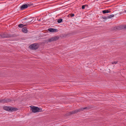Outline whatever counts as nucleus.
I'll use <instances>...</instances> for the list:
<instances>
[{
	"label": "nucleus",
	"mask_w": 126,
	"mask_h": 126,
	"mask_svg": "<svg viewBox=\"0 0 126 126\" xmlns=\"http://www.w3.org/2000/svg\"><path fill=\"white\" fill-rule=\"evenodd\" d=\"M87 109V107L84 108H81L80 109L76 110L74 111L69 112L68 113V115H70L72 114H74L75 113H76L77 112L80 111H83L84 110Z\"/></svg>",
	"instance_id": "1"
},
{
	"label": "nucleus",
	"mask_w": 126,
	"mask_h": 126,
	"mask_svg": "<svg viewBox=\"0 0 126 126\" xmlns=\"http://www.w3.org/2000/svg\"><path fill=\"white\" fill-rule=\"evenodd\" d=\"M42 111V109L32 106V112L34 113Z\"/></svg>",
	"instance_id": "2"
},
{
	"label": "nucleus",
	"mask_w": 126,
	"mask_h": 126,
	"mask_svg": "<svg viewBox=\"0 0 126 126\" xmlns=\"http://www.w3.org/2000/svg\"><path fill=\"white\" fill-rule=\"evenodd\" d=\"M3 109L4 110L8 111H13L17 110V109L16 108L7 106L4 107Z\"/></svg>",
	"instance_id": "3"
},
{
	"label": "nucleus",
	"mask_w": 126,
	"mask_h": 126,
	"mask_svg": "<svg viewBox=\"0 0 126 126\" xmlns=\"http://www.w3.org/2000/svg\"><path fill=\"white\" fill-rule=\"evenodd\" d=\"M59 38V37L58 36H55L47 40V42H51L52 41H56Z\"/></svg>",
	"instance_id": "4"
},
{
	"label": "nucleus",
	"mask_w": 126,
	"mask_h": 126,
	"mask_svg": "<svg viewBox=\"0 0 126 126\" xmlns=\"http://www.w3.org/2000/svg\"><path fill=\"white\" fill-rule=\"evenodd\" d=\"M0 36L2 38H9L11 37V36L9 34H4L3 33H1Z\"/></svg>",
	"instance_id": "5"
},
{
	"label": "nucleus",
	"mask_w": 126,
	"mask_h": 126,
	"mask_svg": "<svg viewBox=\"0 0 126 126\" xmlns=\"http://www.w3.org/2000/svg\"><path fill=\"white\" fill-rule=\"evenodd\" d=\"M30 6V4H23L20 7V9L21 10H22L27 8Z\"/></svg>",
	"instance_id": "6"
},
{
	"label": "nucleus",
	"mask_w": 126,
	"mask_h": 126,
	"mask_svg": "<svg viewBox=\"0 0 126 126\" xmlns=\"http://www.w3.org/2000/svg\"><path fill=\"white\" fill-rule=\"evenodd\" d=\"M39 45L37 43L32 44V49H36L39 47Z\"/></svg>",
	"instance_id": "7"
},
{
	"label": "nucleus",
	"mask_w": 126,
	"mask_h": 126,
	"mask_svg": "<svg viewBox=\"0 0 126 126\" xmlns=\"http://www.w3.org/2000/svg\"><path fill=\"white\" fill-rule=\"evenodd\" d=\"M48 30L50 32H57V30L55 29L49 28Z\"/></svg>",
	"instance_id": "8"
},
{
	"label": "nucleus",
	"mask_w": 126,
	"mask_h": 126,
	"mask_svg": "<svg viewBox=\"0 0 126 126\" xmlns=\"http://www.w3.org/2000/svg\"><path fill=\"white\" fill-rule=\"evenodd\" d=\"M10 100L9 99H5L3 100H0V102L5 103L10 102Z\"/></svg>",
	"instance_id": "9"
},
{
	"label": "nucleus",
	"mask_w": 126,
	"mask_h": 126,
	"mask_svg": "<svg viewBox=\"0 0 126 126\" xmlns=\"http://www.w3.org/2000/svg\"><path fill=\"white\" fill-rule=\"evenodd\" d=\"M22 32L24 33H26L27 32L28 30L26 27L23 28L22 29Z\"/></svg>",
	"instance_id": "10"
},
{
	"label": "nucleus",
	"mask_w": 126,
	"mask_h": 126,
	"mask_svg": "<svg viewBox=\"0 0 126 126\" xmlns=\"http://www.w3.org/2000/svg\"><path fill=\"white\" fill-rule=\"evenodd\" d=\"M103 13L104 14L105 13H110V11H109V10H104L102 11Z\"/></svg>",
	"instance_id": "11"
},
{
	"label": "nucleus",
	"mask_w": 126,
	"mask_h": 126,
	"mask_svg": "<svg viewBox=\"0 0 126 126\" xmlns=\"http://www.w3.org/2000/svg\"><path fill=\"white\" fill-rule=\"evenodd\" d=\"M63 19L61 18H60L58 19L57 22L59 23H61Z\"/></svg>",
	"instance_id": "12"
},
{
	"label": "nucleus",
	"mask_w": 126,
	"mask_h": 126,
	"mask_svg": "<svg viewBox=\"0 0 126 126\" xmlns=\"http://www.w3.org/2000/svg\"><path fill=\"white\" fill-rule=\"evenodd\" d=\"M18 27L20 28H22L24 27L23 24H19L18 25Z\"/></svg>",
	"instance_id": "13"
},
{
	"label": "nucleus",
	"mask_w": 126,
	"mask_h": 126,
	"mask_svg": "<svg viewBox=\"0 0 126 126\" xmlns=\"http://www.w3.org/2000/svg\"><path fill=\"white\" fill-rule=\"evenodd\" d=\"M114 15H111L109 16H108V18H110L113 17Z\"/></svg>",
	"instance_id": "14"
},
{
	"label": "nucleus",
	"mask_w": 126,
	"mask_h": 126,
	"mask_svg": "<svg viewBox=\"0 0 126 126\" xmlns=\"http://www.w3.org/2000/svg\"><path fill=\"white\" fill-rule=\"evenodd\" d=\"M118 62V61H115L112 62L111 63L112 64H117Z\"/></svg>",
	"instance_id": "15"
},
{
	"label": "nucleus",
	"mask_w": 126,
	"mask_h": 126,
	"mask_svg": "<svg viewBox=\"0 0 126 126\" xmlns=\"http://www.w3.org/2000/svg\"><path fill=\"white\" fill-rule=\"evenodd\" d=\"M36 20V18H35L34 17H33V18L32 17V22H34L35 20Z\"/></svg>",
	"instance_id": "16"
},
{
	"label": "nucleus",
	"mask_w": 126,
	"mask_h": 126,
	"mask_svg": "<svg viewBox=\"0 0 126 126\" xmlns=\"http://www.w3.org/2000/svg\"><path fill=\"white\" fill-rule=\"evenodd\" d=\"M102 18H103V19H105V20H106L107 19H108V16H107V17H106V16L103 17H102Z\"/></svg>",
	"instance_id": "17"
},
{
	"label": "nucleus",
	"mask_w": 126,
	"mask_h": 126,
	"mask_svg": "<svg viewBox=\"0 0 126 126\" xmlns=\"http://www.w3.org/2000/svg\"><path fill=\"white\" fill-rule=\"evenodd\" d=\"M85 6H86V5H83L82 6V9H84L85 8Z\"/></svg>",
	"instance_id": "18"
},
{
	"label": "nucleus",
	"mask_w": 126,
	"mask_h": 126,
	"mask_svg": "<svg viewBox=\"0 0 126 126\" xmlns=\"http://www.w3.org/2000/svg\"><path fill=\"white\" fill-rule=\"evenodd\" d=\"M69 15H70V16L71 17H73L74 16V14H70Z\"/></svg>",
	"instance_id": "19"
},
{
	"label": "nucleus",
	"mask_w": 126,
	"mask_h": 126,
	"mask_svg": "<svg viewBox=\"0 0 126 126\" xmlns=\"http://www.w3.org/2000/svg\"><path fill=\"white\" fill-rule=\"evenodd\" d=\"M29 48L30 49H32V45H30L29 47Z\"/></svg>",
	"instance_id": "20"
},
{
	"label": "nucleus",
	"mask_w": 126,
	"mask_h": 126,
	"mask_svg": "<svg viewBox=\"0 0 126 126\" xmlns=\"http://www.w3.org/2000/svg\"><path fill=\"white\" fill-rule=\"evenodd\" d=\"M123 13H126V10H124V11H123Z\"/></svg>",
	"instance_id": "21"
},
{
	"label": "nucleus",
	"mask_w": 126,
	"mask_h": 126,
	"mask_svg": "<svg viewBox=\"0 0 126 126\" xmlns=\"http://www.w3.org/2000/svg\"><path fill=\"white\" fill-rule=\"evenodd\" d=\"M24 25V27L25 26H26L27 25L26 24H24V25Z\"/></svg>",
	"instance_id": "22"
},
{
	"label": "nucleus",
	"mask_w": 126,
	"mask_h": 126,
	"mask_svg": "<svg viewBox=\"0 0 126 126\" xmlns=\"http://www.w3.org/2000/svg\"><path fill=\"white\" fill-rule=\"evenodd\" d=\"M30 108H31V109L32 110V106H30Z\"/></svg>",
	"instance_id": "23"
},
{
	"label": "nucleus",
	"mask_w": 126,
	"mask_h": 126,
	"mask_svg": "<svg viewBox=\"0 0 126 126\" xmlns=\"http://www.w3.org/2000/svg\"><path fill=\"white\" fill-rule=\"evenodd\" d=\"M125 28H126V25L125 26Z\"/></svg>",
	"instance_id": "24"
},
{
	"label": "nucleus",
	"mask_w": 126,
	"mask_h": 126,
	"mask_svg": "<svg viewBox=\"0 0 126 126\" xmlns=\"http://www.w3.org/2000/svg\"><path fill=\"white\" fill-rule=\"evenodd\" d=\"M32 6H34V5H33V4H32Z\"/></svg>",
	"instance_id": "25"
}]
</instances>
